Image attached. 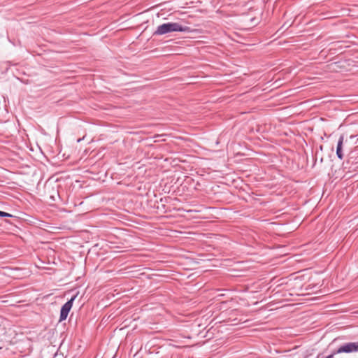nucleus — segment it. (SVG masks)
<instances>
[{
	"instance_id": "1",
	"label": "nucleus",
	"mask_w": 358,
	"mask_h": 358,
	"mask_svg": "<svg viewBox=\"0 0 358 358\" xmlns=\"http://www.w3.org/2000/svg\"><path fill=\"white\" fill-rule=\"evenodd\" d=\"M191 31L192 29L189 27L182 25L178 22H166L159 25L153 33V35L162 36L176 31L189 33Z\"/></svg>"
},
{
	"instance_id": "5",
	"label": "nucleus",
	"mask_w": 358,
	"mask_h": 358,
	"mask_svg": "<svg viewBox=\"0 0 358 358\" xmlns=\"http://www.w3.org/2000/svg\"><path fill=\"white\" fill-rule=\"evenodd\" d=\"M13 217V215L10 214L8 213L0 210V217Z\"/></svg>"
},
{
	"instance_id": "4",
	"label": "nucleus",
	"mask_w": 358,
	"mask_h": 358,
	"mask_svg": "<svg viewBox=\"0 0 358 358\" xmlns=\"http://www.w3.org/2000/svg\"><path fill=\"white\" fill-rule=\"evenodd\" d=\"M344 141L343 135H341L338 141L337 147H336V155L338 159H342L343 158V144Z\"/></svg>"
},
{
	"instance_id": "3",
	"label": "nucleus",
	"mask_w": 358,
	"mask_h": 358,
	"mask_svg": "<svg viewBox=\"0 0 358 358\" xmlns=\"http://www.w3.org/2000/svg\"><path fill=\"white\" fill-rule=\"evenodd\" d=\"M339 353H352L358 352V342H350L341 345L336 350Z\"/></svg>"
},
{
	"instance_id": "2",
	"label": "nucleus",
	"mask_w": 358,
	"mask_h": 358,
	"mask_svg": "<svg viewBox=\"0 0 358 358\" xmlns=\"http://www.w3.org/2000/svg\"><path fill=\"white\" fill-rule=\"evenodd\" d=\"M78 294L73 295L67 302H66L61 308L59 322L64 321L66 319L72 306L73 301L76 299Z\"/></svg>"
}]
</instances>
